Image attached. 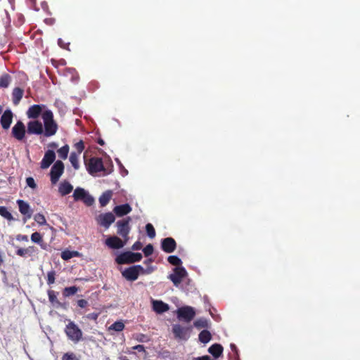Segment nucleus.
Here are the masks:
<instances>
[{
    "label": "nucleus",
    "mask_w": 360,
    "mask_h": 360,
    "mask_svg": "<svg viewBox=\"0 0 360 360\" xmlns=\"http://www.w3.org/2000/svg\"><path fill=\"white\" fill-rule=\"evenodd\" d=\"M42 119L44 124V135L46 136H53L57 131L58 125L53 120V112L50 110H44Z\"/></svg>",
    "instance_id": "nucleus-1"
},
{
    "label": "nucleus",
    "mask_w": 360,
    "mask_h": 360,
    "mask_svg": "<svg viewBox=\"0 0 360 360\" xmlns=\"http://www.w3.org/2000/svg\"><path fill=\"white\" fill-rule=\"evenodd\" d=\"M65 333L68 339L75 343L79 342L82 338V331L73 321L68 323L65 327Z\"/></svg>",
    "instance_id": "nucleus-2"
},
{
    "label": "nucleus",
    "mask_w": 360,
    "mask_h": 360,
    "mask_svg": "<svg viewBox=\"0 0 360 360\" xmlns=\"http://www.w3.org/2000/svg\"><path fill=\"white\" fill-rule=\"evenodd\" d=\"M141 259L142 255L141 253L127 251L117 255L115 262L119 264H123L139 262Z\"/></svg>",
    "instance_id": "nucleus-3"
},
{
    "label": "nucleus",
    "mask_w": 360,
    "mask_h": 360,
    "mask_svg": "<svg viewBox=\"0 0 360 360\" xmlns=\"http://www.w3.org/2000/svg\"><path fill=\"white\" fill-rule=\"evenodd\" d=\"M143 271L144 269L141 265H134L125 269L122 272V275L127 281H134L138 278L140 273Z\"/></svg>",
    "instance_id": "nucleus-4"
},
{
    "label": "nucleus",
    "mask_w": 360,
    "mask_h": 360,
    "mask_svg": "<svg viewBox=\"0 0 360 360\" xmlns=\"http://www.w3.org/2000/svg\"><path fill=\"white\" fill-rule=\"evenodd\" d=\"M186 276L187 271L184 267L176 266L174 269V273L168 276V278L171 280L175 286H178Z\"/></svg>",
    "instance_id": "nucleus-5"
},
{
    "label": "nucleus",
    "mask_w": 360,
    "mask_h": 360,
    "mask_svg": "<svg viewBox=\"0 0 360 360\" xmlns=\"http://www.w3.org/2000/svg\"><path fill=\"white\" fill-rule=\"evenodd\" d=\"M64 172V165L60 160H57L52 166L50 172L51 181L56 184Z\"/></svg>",
    "instance_id": "nucleus-6"
},
{
    "label": "nucleus",
    "mask_w": 360,
    "mask_h": 360,
    "mask_svg": "<svg viewBox=\"0 0 360 360\" xmlns=\"http://www.w3.org/2000/svg\"><path fill=\"white\" fill-rule=\"evenodd\" d=\"M104 169L101 158H92L89 160L87 165V171L91 175H94L95 173L103 171Z\"/></svg>",
    "instance_id": "nucleus-7"
},
{
    "label": "nucleus",
    "mask_w": 360,
    "mask_h": 360,
    "mask_svg": "<svg viewBox=\"0 0 360 360\" xmlns=\"http://www.w3.org/2000/svg\"><path fill=\"white\" fill-rule=\"evenodd\" d=\"M172 332L175 338L179 340H187L190 337V328L179 324L173 325Z\"/></svg>",
    "instance_id": "nucleus-8"
},
{
    "label": "nucleus",
    "mask_w": 360,
    "mask_h": 360,
    "mask_svg": "<svg viewBox=\"0 0 360 360\" xmlns=\"http://www.w3.org/2000/svg\"><path fill=\"white\" fill-rule=\"evenodd\" d=\"M177 316L179 319L190 322L195 316L194 309L188 306L181 307L177 310Z\"/></svg>",
    "instance_id": "nucleus-9"
},
{
    "label": "nucleus",
    "mask_w": 360,
    "mask_h": 360,
    "mask_svg": "<svg viewBox=\"0 0 360 360\" xmlns=\"http://www.w3.org/2000/svg\"><path fill=\"white\" fill-rule=\"evenodd\" d=\"M115 219V216L111 212L101 214L97 217L98 223L105 229H108Z\"/></svg>",
    "instance_id": "nucleus-10"
},
{
    "label": "nucleus",
    "mask_w": 360,
    "mask_h": 360,
    "mask_svg": "<svg viewBox=\"0 0 360 360\" xmlns=\"http://www.w3.org/2000/svg\"><path fill=\"white\" fill-rule=\"evenodd\" d=\"M128 220L118 221L117 222V233L124 238L125 242L129 239L128 234L130 231Z\"/></svg>",
    "instance_id": "nucleus-11"
},
{
    "label": "nucleus",
    "mask_w": 360,
    "mask_h": 360,
    "mask_svg": "<svg viewBox=\"0 0 360 360\" xmlns=\"http://www.w3.org/2000/svg\"><path fill=\"white\" fill-rule=\"evenodd\" d=\"M126 242H123L117 236H110L105 241V244L111 249H120L125 245Z\"/></svg>",
    "instance_id": "nucleus-12"
},
{
    "label": "nucleus",
    "mask_w": 360,
    "mask_h": 360,
    "mask_svg": "<svg viewBox=\"0 0 360 360\" xmlns=\"http://www.w3.org/2000/svg\"><path fill=\"white\" fill-rule=\"evenodd\" d=\"M161 248L167 253L173 252L176 248V241L172 238H166L162 240Z\"/></svg>",
    "instance_id": "nucleus-13"
},
{
    "label": "nucleus",
    "mask_w": 360,
    "mask_h": 360,
    "mask_svg": "<svg viewBox=\"0 0 360 360\" xmlns=\"http://www.w3.org/2000/svg\"><path fill=\"white\" fill-rule=\"evenodd\" d=\"M12 134L13 136L20 141L22 140L25 134V127L24 124L21 121H18L12 129Z\"/></svg>",
    "instance_id": "nucleus-14"
},
{
    "label": "nucleus",
    "mask_w": 360,
    "mask_h": 360,
    "mask_svg": "<svg viewBox=\"0 0 360 360\" xmlns=\"http://www.w3.org/2000/svg\"><path fill=\"white\" fill-rule=\"evenodd\" d=\"M17 204L18 205L20 212L25 215V221L27 219H30L32 217V211L30 206L27 202L22 200H18Z\"/></svg>",
    "instance_id": "nucleus-15"
},
{
    "label": "nucleus",
    "mask_w": 360,
    "mask_h": 360,
    "mask_svg": "<svg viewBox=\"0 0 360 360\" xmlns=\"http://www.w3.org/2000/svg\"><path fill=\"white\" fill-rule=\"evenodd\" d=\"M56 159V154L53 150H47L41 162V167L42 169H47L54 162Z\"/></svg>",
    "instance_id": "nucleus-16"
},
{
    "label": "nucleus",
    "mask_w": 360,
    "mask_h": 360,
    "mask_svg": "<svg viewBox=\"0 0 360 360\" xmlns=\"http://www.w3.org/2000/svg\"><path fill=\"white\" fill-rule=\"evenodd\" d=\"M27 132L30 134H41L43 133L42 124L37 120L29 122L27 124Z\"/></svg>",
    "instance_id": "nucleus-17"
},
{
    "label": "nucleus",
    "mask_w": 360,
    "mask_h": 360,
    "mask_svg": "<svg viewBox=\"0 0 360 360\" xmlns=\"http://www.w3.org/2000/svg\"><path fill=\"white\" fill-rule=\"evenodd\" d=\"M152 308L157 314H162L169 311V306L162 300H152Z\"/></svg>",
    "instance_id": "nucleus-18"
},
{
    "label": "nucleus",
    "mask_w": 360,
    "mask_h": 360,
    "mask_svg": "<svg viewBox=\"0 0 360 360\" xmlns=\"http://www.w3.org/2000/svg\"><path fill=\"white\" fill-rule=\"evenodd\" d=\"M45 108L44 105H33L29 108L27 111V115L29 118H37L39 115L43 113V110Z\"/></svg>",
    "instance_id": "nucleus-19"
},
{
    "label": "nucleus",
    "mask_w": 360,
    "mask_h": 360,
    "mask_svg": "<svg viewBox=\"0 0 360 360\" xmlns=\"http://www.w3.org/2000/svg\"><path fill=\"white\" fill-rule=\"evenodd\" d=\"M13 120V112L10 109L4 111L1 117V124L4 129H8Z\"/></svg>",
    "instance_id": "nucleus-20"
},
{
    "label": "nucleus",
    "mask_w": 360,
    "mask_h": 360,
    "mask_svg": "<svg viewBox=\"0 0 360 360\" xmlns=\"http://www.w3.org/2000/svg\"><path fill=\"white\" fill-rule=\"evenodd\" d=\"M113 211L117 216L122 217L129 213L131 211V207L129 204L126 203L124 205H117L115 207Z\"/></svg>",
    "instance_id": "nucleus-21"
},
{
    "label": "nucleus",
    "mask_w": 360,
    "mask_h": 360,
    "mask_svg": "<svg viewBox=\"0 0 360 360\" xmlns=\"http://www.w3.org/2000/svg\"><path fill=\"white\" fill-rule=\"evenodd\" d=\"M72 189L73 186L68 181H64L60 183L58 188V191L60 195L63 196L71 193Z\"/></svg>",
    "instance_id": "nucleus-22"
},
{
    "label": "nucleus",
    "mask_w": 360,
    "mask_h": 360,
    "mask_svg": "<svg viewBox=\"0 0 360 360\" xmlns=\"http://www.w3.org/2000/svg\"><path fill=\"white\" fill-rule=\"evenodd\" d=\"M23 96V90L19 87H15L13 90L12 97H13V103L14 105H17Z\"/></svg>",
    "instance_id": "nucleus-23"
},
{
    "label": "nucleus",
    "mask_w": 360,
    "mask_h": 360,
    "mask_svg": "<svg viewBox=\"0 0 360 360\" xmlns=\"http://www.w3.org/2000/svg\"><path fill=\"white\" fill-rule=\"evenodd\" d=\"M208 352L215 358H218L222 354L223 347L219 344H214L209 348Z\"/></svg>",
    "instance_id": "nucleus-24"
},
{
    "label": "nucleus",
    "mask_w": 360,
    "mask_h": 360,
    "mask_svg": "<svg viewBox=\"0 0 360 360\" xmlns=\"http://www.w3.org/2000/svg\"><path fill=\"white\" fill-rule=\"evenodd\" d=\"M112 195V191H106L99 198V203L101 207H105L110 200Z\"/></svg>",
    "instance_id": "nucleus-25"
},
{
    "label": "nucleus",
    "mask_w": 360,
    "mask_h": 360,
    "mask_svg": "<svg viewBox=\"0 0 360 360\" xmlns=\"http://www.w3.org/2000/svg\"><path fill=\"white\" fill-rule=\"evenodd\" d=\"M86 193L87 191L84 188L77 187L73 193V198L75 200H82Z\"/></svg>",
    "instance_id": "nucleus-26"
},
{
    "label": "nucleus",
    "mask_w": 360,
    "mask_h": 360,
    "mask_svg": "<svg viewBox=\"0 0 360 360\" xmlns=\"http://www.w3.org/2000/svg\"><path fill=\"white\" fill-rule=\"evenodd\" d=\"M124 328V323L122 321H117L109 326L108 330H114L116 332L122 331Z\"/></svg>",
    "instance_id": "nucleus-27"
},
{
    "label": "nucleus",
    "mask_w": 360,
    "mask_h": 360,
    "mask_svg": "<svg viewBox=\"0 0 360 360\" xmlns=\"http://www.w3.org/2000/svg\"><path fill=\"white\" fill-rule=\"evenodd\" d=\"M11 82V77L8 74H4L0 77V86L7 88Z\"/></svg>",
    "instance_id": "nucleus-28"
},
{
    "label": "nucleus",
    "mask_w": 360,
    "mask_h": 360,
    "mask_svg": "<svg viewBox=\"0 0 360 360\" xmlns=\"http://www.w3.org/2000/svg\"><path fill=\"white\" fill-rule=\"evenodd\" d=\"M211 340V334L207 330H204L199 334V340L202 343H207Z\"/></svg>",
    "instance_id": "nucleus-29"
},
{
    "label": "nucleus",
    "mask_w": 360,
    "mask_h": 360,
    "mask_svg": "<svg viewBox=\"0 0 360 360\" xmlns=\"http://www.w3.org/2000/svg\"><path fill=\"white\" fill-rule=\"evenodd\" d=\"M78 158L79 155L75 152L71 153L70 155V162L75 169H78L79 168Z\"/></svg>",
    "instance_id": "nucleus-30"
},
{
    "label": "nucleus",
    "mask_w": 360,
    "mask_h": 360,
    "mask_svg": "<svg viewBox=\"0 0 360 360\" xmlns=\"http://www.w3.org/2000/svg\"><path fill=\"white\" fill-rule=\"evenodd\" d=\"M0 215L8 221L14 220L12 214L6 207L0 206Z\"/></svg>",
    "instance_id": "nucleus-31"
},
{
    "label": "nucleus",
    "mask_w": 360,
    "mask_h": 360,
    "mask_svg": "<svg viewBox=\"0 0 360 360\" xmlns=\"http://www.w3.org/2000/svg\"><path fill=\"white\" fill-rule=\"evenodd\" d=\"M57 152H58V156L60 158L65 160L68 155L69 146L68 145H65V146L61 147L60 148H59Z\"/></svg>",
    "instance_id": "nucleus-32"
},
{
    "label": "nucleus",
    "mask_w": 360,
    "mask_h": 360,
    "mask_svg": "<svg viewBox=\"0 0 360 360\" xmlns=\"http://www.w3.org/2000/svg\"><path fill=\"white\" fill-rule=\"evenodd\" d=\"M78 255L79 253L77 251L65 250L61 253V257L64 260H68L73 257L77 256Z\"/></svg>",
    "instance_id": "nucleus-33"
},
{
    "label": "nucleus",
    "mask_w": 360,
    "mask_h": 360,
    "mask_svg": "<svg viewBox=\"0 0 360 360\" xmlns=\"http://www.w3.org/2000/svg\"><path fill=\"white\" fill-rule=\"evenodd\" d=\"M194 326L198 328H207L208 321L206 319H199L194 322Z\"/></svg>",
    "instance_id": "nucleus-34"
},
{
    "label": "nucleus",
    "mask_w": 360,
    "mask_h": 360,
    "mask_svg": "<svg viewBox=\"0 0 360 360\" xmlns=\"http://www.w3.org/2000/svg\"><path fill=\"white\" fill-rule=\"evenodd\" d=\"M78 291V288L76 286L67 287L64 289L63 295L65 297L75 295Z\"/></svg>",
    "instance_id": "nucleus-35"
},
{
    "label": "nucleus",
    "mask_w": 360,
    "mask_h": 360,
    "mask_svg": "<svg viewBox=\"0 0 360 360\" xmlns=\"http://www.w3.org/2000/svg\"><path fill=\"white\" fill-rule=\"evenodd\" d=\"M167 260L171 264L177 266L182 264L181 259L176 255L169 256Z\"/></svg>",
    "instance_id": "nucleus-36"
},
{
    "label": "nucleus",
    "mask_w": 360,
    "mask_h": 360,
    "mask_svg": "<svg viewBox=\"0 0 360 360\" xmlns=\"http://www.w3.org/2000/svg\"><path fill=\"white\" fill-rule=\"evenodd\" d=\"M146 231L150 238H154L155 237V231L151 224L148 223L146 225Z\"/></svg>",
    "instance_id": "nucleus-37"
},
{
    "label": "nucleus",
    "mask_w": 360,
    "mask_h": 360,
    "mask_svg": "<svg viewBox=\"0 0 360 360\" xmlns=\"http://www.w3.org/2000/svg\"><path fill=\"white\" fill-rule=\"evenodd\" d=\"M34 219L39 225H45L46 224L45 217L42 214H36L34 217Z\"/></svg>",
    "instance_id": "nucleus-38"
},
{
    "label": "nucleus",
    "mask_w": 360,
    "mask_h": 360,
    "mask_svg": "<svg viewBox=\"0 0 360 360\" xmlns=\"http://www.w3.org/2000/svg\"><path fill=\"white\" fill-rule=\"evenodd\" d=\"M82 200L88 206L92 205L94 202V198L88 192Z\"/></svg>",
    "instance_id": "nucleus-39"
},
{
    "label": "nucleus",
    "mask_w": 360,
    "mask_h": 360,
    "mask_svg": "<svg viewBox=\"0 0 360 360\" xmlns=\"http://www.w3.org/2000/svg\"><path fill=\"white\" fill-rule=\"evenodd\" d=\"M31 240L35 243H40L42 240L41 236L38 232H34L31 235Z\"/></svg>",
    "instance_id": "nucleus-40"
},
{
    "label": "nucleus",
    "mask_w": 360,
    "mask_h": 360,
    "mask_svg": "<svg viewBox=\"0 0 360 360\" xmlns=\"http://www.w3.org/2000/svg\"><path fill=\"white\" fill-rule=\"evenodd\" d=\"M56 273L54 271H50L47 274V283L51 285L55 283Z\"/></svg>",
    "instance_id": "nucleus-41"
},
{
    "label": "nucleus",
    "mask_w": 360,
    "mask_h": 360,
    "mask_svg": "<svg viewBox=\"0 0 360 360\" xmlns=\"http://www.w3.org/2000/svg\"><path fill=\"white\" fill-rule=\"evenodd\" d=\"M145 256L148 257L153 252V247L151 244L147 245L143 250Z\"/></svg>",
    "instance_id": "nucleus-42"
},
{
    "label": "nucleus",
    "mask_w": 360,
    "mask_h": 360,
    "mask_svg": "<svg viewBox=\"0 0 360 360\" xmlns=\"http://www.w3.org/2000/svg\"><path fill=\"white\" fill-rule=\"evenodd\" d=\"M62 360H79L76 355L72 352L65 353L63 357Z\"/></svg>",
    "instance_id": "nucleus-43"
},
{
    "label": "nucleus",
    "mask_w": 360,
    "mask_h": 360,
    "mask_svg": "<svg viewBox=\"0 0 360 360\" xmlns=\"http://www.w3.org/2000/svg\"><path fill=\"white\" fill-rule=\"evenodd\" d=\"M48 295H49V301L52 303V304H54L55 302H58V300H57V297H56V295L54 291L53 290H49L48 292Z\"/></svg>",
    "instance_id": "nucleus-44"
},
{
    "label": "nucleus",
    "mask_w": 360,
    "mask_h": 360,
    "mask_svg": "<svg viewBox=\"0 0 360 360\" xmlns=\"http://www.w3.org/2000/svg\"><path fill=\"white\" fill-rule=\"evenodd\" d=\"M26 184H27V186H29L33 189L37 187V184L34 181V179L32 177H27L26 179Z\"/></svg>",
    "instance_id": "nucleus-45"
},
{
    "label": "nucleus",
    "mask_w": 360,
    "mask_h": 360,
    "mask_svg": "<svg viewBox=\"0 0 360 360\" xmlns=\"http://www.w3.org/2000/svg\"><path fill=\"white\" fill-rule=\"evenodd\" d=\"M30 252V248H19L17 250V255L21 257L25 256Z\"/></svg>",
    "instance_id": "nucleus-46"
},
{
    "label": "nucleus",
    "mask_w": 360,
    "mask_h": 360,
    "mask_svg": "<svg viewBox=\"0 0 360 360\" xmlns=\"http://www.w3.org/2000/svg\"><path fill=\"white\" fill-rule=\"evenodd\" d=\"M75 148L77 149V150L78 152L77 154L79 155L82 152V150H84V143L82 141H80L77 142L75 145Z\"/></svg>",
    "instance_id": "nucleus-47"
},
{
    "label": "nucleus",
    "mask_w": 360,
    "mask_h": 360,
    "mask_svg": "<svg viewBox=\"0 0 360 360\" xmlns=\"http://www.w3.org/2000/svg\"><path fill=\"white\" fill-rule=\"evenodd\" d=\"M77 305L81 308H84L88 305V302L85 300H79L77 301Z\"/></svg>",
    "instance_id": "nucleus-48"
},
{
    "label": "nucleus",
    "mask_w": 360,
    "mask_h": 360,
    "mask_svg": "<svg viewBox=\"0 0 360 360\" xmlns=\"http://www.w3.org/2000/svg\"><path fill=\"white\" fill-rule=\"evenodd\" d=\"M142 247V244L141 242L139 241H137L131 247V249L133 250H140Z\"/></svg>",
    "instance_id": "nucleus-49"
},
{
    "label": "nucleus",
    "mask_w": 360,
    "mask_h": 360,
    "mask_svg": "<svg viewBox=\"0 0 360 360\" xmlns=\"http://www.w3.org/2000/svg\"><path fill=\"white\" fill-rule=\"evenodd\" d=\"M58 44L63 49H68L67 46L69 45V43L65 44L62 39H58Z\"/></svg>",
    "instance_id": "nucleus-50"
},
{
    "label": "nucleus",
    "mask_w": 360,
    "mask_h": 360,
    "mask_svg": "<svg viewBox=\"0 0 360 360\" xmlns=\"http://www.w3.org/2000/svg\"><path fill=\"white\" fill-rule=\"evenodd\" d=\"M133 349L137 350L138 352H145V347L142 345H138L134 347H133Z\"/></svg>",
    "instance_id": "nucleus-51"
},
{
    "label": "nucleus",
    "mask_w": 360,
    "mask_h": 360,
    "mask_svg": "<svg viewBox=\"0 0 360 360\" xmlns=\"http://www.w3.org/2000/svg\"><path fill=\"white\" fill-rule=\"evenodd\" d=\"M98 314L97 313H91L87 315V318L93 320H96Z\"/></svg>",
    "instance_id": "nucleus-52"
},
{
    "label": "nucleus",
    "mask_w": 360,
    "mask_h": 360,
    "mask_svg": "<svg viewBox=\"0 0 360 360\" xmlns=\"http://www.w3.org/2000/svg\"><path fill=\"white\" fill-rule=\"evenodd\" d=\"M16 238L18 240H24V241L28 240L27 236H25V235H18V236H17Z\"/></svg>",
    "instance_id": "nucleus-53"
},
{
    "label": "nucleus",
    "mask_w": 360,
    "mask_h": 360,
    "mask_svg": "<svg viewBox=\"0 0 360 360\" xmlns=\"http://www.w3.org/2000/svg\"><path fill=\"white\" fill-rule=\"evenodd\" d=\"M195 360H211L209 356H202L201 357H198Z\"/></svg>",
    "instance_id": "nucleus-54"
},
{
    "label": "nucleus",
    "mask_w": 360,
    "mask_h": 360,
    "mask_svg": "<svg viewBox=\"0 0 360 360\" xmlns=\"http://www.w3.org/2000/svg\"><path fill=\"white\" fill-rule=\"evenodd\" d=\"M230 347H231V350H232L233 352H237V347H236V345H234V344H231V345H230Z\"/></svg>",
    "instance_id": "nucleus-55"
},
{
    "label": "nucleus",
    "mask_w": 360,
    "mask_h": 360,
    "mask_svg": "<svg viewBox=\"0 0 360 360\" xmlns=\"http://www.w3.org/2000/svg\"><path fill=\"white\" fill-rule=\"evenodd\" d=\"M140 336H141V338H139L138 340L140 342H144L146 336L144 335H141Z\"/></svg>",
    "instance_id": "nucleus-56"
},
{
    "label": "nucleus",
    "mask_w": 360,
    "mask_h": 360,
    "mask_svg": "<svg viewBox=\"0 0 360 360\" xmlns=\"http://www.w3.org/2000/svg\"><path fill=\"white\" fill-rule=\"evenodd\" d=\"M98 143L101 146L104 145V141H103V140H102V139H100V140L98 141Z\"/></svg>",
    "instance_id": "nucleus-57"
},
{
    "label": "nucleus",
    "mask_w": 360,
    "mask_h": 360,
    "mask_svg": "<svg viewBox=\"0 0 360 360\" xmlns=\"http://www.w3.org/2000/svg\"><path fill=\"white\" fill-rule=\"evenodd\" d=\"M51 146H53V147H56V146H57V144H56V143H52Z\"/></svg>",
    "instance_id": "nucleus-58"
},
{
    "label": "nucleus",
    "mask_w": 360,
    "mask_h": 360,
    "mask_svg": "<svg viewBox=\"0 0 360 360\" xmlns=\"http://www.w3.org/2000/svg\"><path fill=\"white\" fill-rule=\"evenodd\" d=\"M116 162H117V163L120 164V162L119 161V160H118V159H116Z\"/></svg>",
    "instance_id": "nucleus-59"
},
{
    "label": "nucleus",
    "mask_w": 360,
    "mask_h": 360,
    "mask_svg": "<svg viewBox=\"0 0 360 360\" xmlns=\"http://www.w3.org/2000/svg\"><path fill=\"white\" fill-rule=\"evenodd\" d=\"M2 111V108L0 106V113Z\"/></svg>",
    "instance_id": "nucleus-60"
}]
</instances>
